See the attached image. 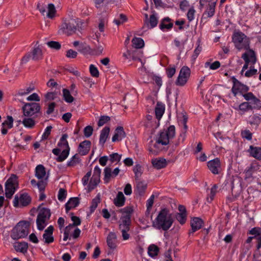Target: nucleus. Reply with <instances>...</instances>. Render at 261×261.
<instances>
[{
	"label": "nucleus",
	"instance_id": "37",
	"mask_svg": "<svg viewBox=\"0 0 261 261\" xmlns=\"http://www.w3.org/2000/svg\"><path fill=\"white\" fill-rule=\"evenodd\" d=\"M114 177H115L113 176L111 168L109 167H106L104 169L103 180L105 183H108L110 181L111 178Z\"/></svg>",
	"mask_w": 261,
	"mask_h": 261
},
{
	"label": "nucleus",
	"instance_id": "64",
	"mask_svg": "<svg viewBox=\"0 0 261 261\" xmlns=\"http://www.w3.org/2000/svg\"><path fill=\"white\" fill-rule=\"evenodd\" d=\"M77 53L71 49L68 50L66 51V56L68 58H75L77 57Z\"/></svg>",
	"mask_w": 261,
	"mask_h": 261
},
{
	"label": "nucleus",
	"instance_id": "31",
	"mask_svg": "<svg viewBox=\"0 0 261 261\" xmlns=\"http://www.w3.org/2000/svg\"><path fill=\"white\" fill-rule=\"evenodd\" d=\"M110 127L105 126L101 131L99 137V144L103 146L106 143L107 138L109 137L110 133Z\"/></svg>",
	"mask_w": 261,
	"mask_h": 261
},
{
	"label": "nucleus",
	"instance_id": "32",
	"mask_svg": "<svg viewBox=\"0 0 261 261\" xmlns=\"http://www.w3.org/2000/svg\"><path fill=\"white\" fill-rule=\"evenodd\" d=\"M248 151L251 156L257 160H261V147H254L251 145Z\"/></svg>",
	"mask_w": 261,
	"mask_h": 261
},
{
	"label": "nucleus",
	"instance_id": "11",
	"mask_svg": "<svg viewBox=\"0 0 261 261\" xmlns=\"http://www.w3.org/2000/svg\"><path fill=\"white\" fill-rule=\"evenodd\" d=\"M242 58L245 61V64L242 69V73L248 68L249 64L254 65L256 62L255 53L254 50L250 49L242 55Z\"/></svg>",
	"mask_w": 261,
	"mask_h": 261
},
{
	"label": "nucleus",
	"instance_id": "40",
	"mask_svg": "<svg viewBox=\"0 0 261 261\" xmlns=\"http://www.w3.org/2000/svg\"><path fill=\"white\" fill-rule=\"evenodd\" d=\"M133 46L136 49L141 48L144 45L143 40L141 38L135 37L132 39Z\"/></svg>",
	"mask_w": 261,
	"mask_h": 261
},
{
	"label": "nucleus",
	"instance_id": "3",
	"mask_svg": "<svg viewBox=\"0 0 261 261\" xmlns=\"http://www.w3.org/2000/svg\"><path fill=\"white\" fill-rule=\"evenodd\" d=\"M80 20L78 19H69L63 21L60 27V30L67 36L72 35L80 31Z\"/></svg>",
	"mask_w": 261,
	"mask_h": 261
},
{
	"label": "nucleus",
	"instance_id": "8",
	"mask_svg": "<svg viewBox=\"0 0 261 261\" xmlns=\"http://www.w3.org/2000/svg\"><path fill=\"white\" fill-rule=\"evenodd\" d=\"M50 215V211L48 208L43 207L40 210L36 219L38 230H42L44 229L47 224V222L49 219Z\"/></svg>",
	"mask_w": 261,
	"mask_h": 261
},
{
	"label": "nucleus",
	"instance_id": "5",
	"mask_svg": "<svg viewBox=\"0 0 261 261\" xmlns=\"http://www.w3.org/2000/svg\"><path fill=\"white\" fill-rule=\"evenodd\" d=\"M30 223L27 221L19 222L13 229L11 238L14 240L25 238L29 233Z\"/></svg>",
	"mask_w": 261,
	"mask_h": 261
},
{
	"label": "nucleus",
	"instance_id": "4",
	"mask_svg": "<svg viewBox=\"0 0 261 261\" xmlns=\"http://www.w3.org/2000/svg\"><path fill=\"white\" fill-rule=\"evenodd\" d=\"M175 134V128L174 125H170L167 129L161 132L159 138L154 144V147L157 148L159 144L166 145L169 143V140L173 139Z\"/></svg>",
	"mask_w": 261,
	"mask_h": 261
},
{
	"label": "nucleus",
	"instance_id": "41",
	"mask_svg": "<svg viewBox=\"0 0 261 261\" xmlns=\"http://www.w3.org/2000/svg\"><path fill=\"white\" fill-rule=\"evenodd\" d=\"M159 252V247L154 244L150 245L148 248V253L151 257L157 256Z\"/></svg>",
	"mask_w": 261,
	"mask_h": 261
},
{
	"label": "nucleus",
	"instance_id": "30",
	"mask_svg": "<svg viewBox=\"0 0 261 261\" xmlns=\"http://www.w3.org/2000/svg\"><path fill=\"white\" fill-rule=\"evenodd\" d=\"M165 112V105L160 102H158L155 108L156 118L159 122Z\"/></svg>",
	"mask_w": 261,
	"mask_h": 261
},
{
	"label": "nucleus",
	"instance_id": "12",
	"mask_svg": "<svg viewBox=\"0 0 261 261\" xmlns=\"http://www.w3.org/2000/svg\"><path fill=\"white\" fill-rule=\"evenodd\" d=\"M191 70L187 66H183L179 72L178 76L175 82L176 85L179 86H184L190 77Z\"/></svg>",
	"mask_w": 261,
	"mask_h": 261
},
{
	"label": "nucleus",
	"instance_id": "34",
	"mask_svg": "<svg viewBox=\"0 0 261 261\" xmlns=\"http://www.w3.org/2000/svg\"><path fill=\"white\" fill-rule=\"evenodd\" d=\"M125 201L124 197L122 192H118L116 197L114 199V204L118 207H121L124 205Z\"/></svg>",
	"mask_w": 261,
	"mask_h": 261
},
{
	"label": "nucleus",
	"instance_id": "63",
	"mask_svg": "<svg viewBox=\"0 0 261 261\" xmlns=\"http://www.w3.org/2000/svg\"><path fill=\"white\" fill-rule=\"evenodd\" d=\"M121 160V155L117 153H114L110 155V160L112 163L117 161L119 162Z\"/></svg>",
	"mask_w": 261,
	"mask_h": 261
},
{
	"label": "nucleus",
	"instance_id": "62",
	"mask_svg": "<svg viewBox=\"0 0 261 261\" xmlns=\"http://www.w3.org/2000/svg\"><path fill=\"white\" fill-rule=\"evenodd\" d=\"M110 118L107 116H102L99 119L98 122V126H101L103 125L106 123L110 121Z\"/></svg>",
	"mask_w": 261,
	"mask_h": 261
},
{
	"label": "nucleus",
	"instance_id": "54",
	"mask_svg": "<svg viewBox=\"0 0 261 261\" xmlns=\"http://www.w3.org/2000/svg\"><path fill=\"white\" fill-rule=\"evenodd\" d=\"M146 128H156L159 125V122H156L155 120L154 121H146L144 124Z\"/></svg>",
	"mask_w": 261,
	"mask_h": 261
},
{
	"label": "nucleus",
	"instance_id": "15",
	"mask_svg": "<svg viewBox=\"0 0 261 261\" xmlns=\"http://www.w3.org/2000/svg\"><path fill=\"white\" fill-rule=\"evenodd\" d=\"M233 86L231 89V91L234 96H236L239 93L243 94V93L247 92L249 90V88L247 86L242 84L234 76L232 77Z\"/></svg>",
	"mask_w": 261,
	"mask_h": 261
},
{
	"label": "nucleus",
	"instance_id": "48",
	"mask_svg": "<svg viewBox=\"0 0 261 261\" xmlns=\"http://www.w3.org/2000/svg\"><path fill=\"white\" fill-rule=\"evenodd\" d=\"M2 126L5 127L7 126V128H11L13 126V118L11 116H8L7 120H5L3 123Z\"/></svg>",
	"mask_w": 261,
	"mask_h": 261
},
{
	"label": "nucleus",
	"instance_id": "14",
	"mask_svg": "<svg viewBox=\"0 0 261 261\" xmlns=\"http://www.w3.org/2000/svg\"><path fill=\"white\" fill-rule=\"evenodd\" d=\"M31 201L30 196L27 193H23L20 195L19 197L15 195L13 200V205L16 207L21 206H25L29 204Z\"/></svg>",
	"mask_w": 261,
	"mask_h": 261
},
{
	"label": "nucleus",
	"instance_id": "18",
	"mask_svg": "<svg viewBox=\"0 0 261 261\" xmlns=\"http://www.w3.org/2000/svg\"><path fill=\"white\" fill-rule=\"evenodd\" d=\"M203 224L202 220L198 217H194L191 221V230L189 231V234L193 233L195 231L200 229Z\"/></svg>",
	"mask_w": 261,
	"mask_h": 261
},
{
	"label": "nucleus",
	"instance_id": "58",
	"mask_svg": "<svg viewBox=\"0 0 261 261\" xmlns=\"http://www.w3.org/2000/svg\"><path fill=\"white\" fill-rule=\"evenodd\" d=\"M71 220L73 221L72 224H70L68 226H71L70 228L72 229L74 226H77L81 224V221L80 219L76 216H72L71 217Z\"/></svg>",
	"mask_w": 261,
	"mask_h": 261
},
{
	"label": "nucleus",
	"instance_id": "6",
	"mask_svg": "<svg viewBox=\"0 0 261 261\" xmlns=\"http://www.w3.org/2000/svg\"><path fill=\"white\" fill-rule=\"evenodd\" d=\"M23 116L37 117L41 116V108L39 103H25L22 108Z\"/></svg>",
	"mask_w": 261,
	"mask_h": 261
},
{
	"label": "nucleus",
	"instance_id": "27",
	"mask_svg": "<svg viewBox=\"0 0 261 261\" xmlns=\"http://www.w3.org/2000/svg\"><path fill=\"white\" fill-rule=\"evenodd\" d=\"M95 6L97 9H103V11H106L107 6L109 3H114L118 2V0H93Z\"/></svg>",
	"mask_w": 261,
	"mask_h": 261
},
{
	"label": "nucleus",
	"instance_id": "26",
	"mask_svg": "<svg viewBox=\"0 0 261 261\" xmlns=\"http://www.w3.org/2000/svg\"><path fill=\"white\" fill-rule=\"evenodd\" d=\"M126 137V134L122 126L117 127L115 130V134L112 137V141L116 142L122 140Z\"/></svg>",
	"mask_w": 261,
	"mask_h": 261
},
{
	"label": "nucleus",
	"instance_id": "45",
	"mask_svg": "<svg viewBox=\"0 0 261 261\" xmlns=\"http://www.w3.org/2000/svg\"><path fill=\"white\" fill-rule=\"evenodd\" d=\"M80 160L77 154L74 155L67 163L68 167H73L80 163Z\"/></svg>",
	"mask_w": 261,
	"mask_h": 261
},
{
	"label": "nucleus",
	"instance_id": "23",
	"mask_svg": "<svg viewBox=\"0 0 261 261\" xmlns=\"http://www.w3.org/2000/svg\"><path fill=\"white\" fill-rule=\"evenodd\" d=\"M22 117V120H18V122L22 123L24 127L28 128H33L34 127L36 124V122L34 120L35 117L23 116V115Z\"/></svg>",
	"mask_w": 261,
	"mask_h": 261
},
{
	"label": "nucleus",
	"instance_id": "53",
	"mask_svg": "<svg viewBox=\"0 0 261 261\" xmlns=\"http://www.w3.org/2000/svg\"><path fill=\"white\" fill-rule=\"evenodd\" d=\"M91 48L88 45L81 44L79 46L78 51L83 54H87L90 51Z\"/></svg>",
	"mask_w": 261,
	"mask_h": 261
},
{
	"label": "nucleus",
	"instance_id": "46",
	"mask_svg": "<svg viewBox=\"0 0 261 261\" xmlns=\"http://www.w3.org/2000/svg\"><path fill=\"white\" fill-rule=\"evenodd\" d=\"M69 151L70 150L67 149H63L62 151H61L59 155L56 159V161L58 162L64 161L68 157Z\"/></svg>",
	"mask_w": 261,
	"mask_h": 261
},
{
	"label": "nucleus",
	"instance_id": "59",
	"mask_svg": "<svg viewBox=\"0 0 261 261\" xmlns=\"http://www.w3.org/2000/svg\"><path fill=\"white\" fill-rule=\"evenodd\" d=\"M176 218L181 224H184L186 221V214L184 213H177Z\"/></svg>",
	"mask_w": 261,
	"mask_h": 261
},
{
	"label": "nucleus",
	"instance_id": "44",
	"mask_svg": "<svg viewBox=\"0 0 261 261\" xmlns=\"http://www.w3.org/2000/svg\"><path fill=\"white\" fill-rule=\"evenodd\" d=\"M63 94L64 100L68 103H71L74 100V98L70 94L69 91L66 89L63 90Z\"/></svg>",
	"mask_w": 261,
	"mask_h": 261
},
{
	"label": "nucleus",
	"instance_id": "52",
	"mask_svg": "<svg viewBox=\"0 0 261 261\" xmlns=\"http://www.w3.org/2000/svg\"><path fill=\"white\" fill-rule=\"evenodd\" d=\"M261 118L256 115H253L249 121L251 125H254L256 127L260 123Z\"/></svg>",
	"mask_w": 261,
	"mask_h": 261
},
{
	"label": "nucleus",
	"instance_id": "17",
	"mask_svg": "<svg viewBox=\"0 0 261 261\" xmlns=\"http://www.w3.org/2000/svg\"><path fill=\"white\" fill-rule=\"evenodd\" d=\"M152 12V14L149 16V19H147L146 22H144L143 29H152L157 25L158 19L154 11H153Z\"/></svg>",
	"mask_w": 261,
	"mask_h": 261
},
{
	"label": "nucleus",
	"instance_id": "50",
	"mask_svg": "<svg viewBox=\"0 0 261 261\" xmlns=\"http://www.w3.org/2000/svg\"><path fill=\"white\" fill-rule=\"evenodd\" d=\"M220 63L219 61H216L213 62V63H211L209 62H206L205 63V67H209L212 70H216L220 67Z\"/></svg>",
	"mask_w": 261,
	"mask_h": 261
},
{
	"label": "nucleus",
	"instance_id": "28",
	"mask_svg": "<svg viewBox=\"0 0 261 261\" xmlns=\"http://www.w3.org/2000/svg\"><path fill=\"white\" fill-rule=\"evenodd\" d=\"M80 203L79 199L77 197H73L70 198L65 204L66 213H68L70 210L76 207Z\"/></svg>",
	"mask_w": 261,
	"mask_h": 261
},
{
	"label": "nucleus",
	"instance_id": "38",
	"mask_svg": "<svg viewBox=\"0 0 261 261\" xmlns=\"http://www.w3.org/2000/svg\"><path fill=\"white\" fill-rule=\"evenodd\" d=\"M135 180L140 179L143 172L142 167L140 164L136 165L133 168Z\"/></svg>",
	"mask_w": 261,
	"mask_h": 261
},
{
	"label": "nucleus",
	"instance_id": "2",
	"mask_svg": "<svg viewBox=\"0 0 261 261\" xmlns=\"http://www.w3.org/2000/svg\"><path fill=\"white\" fill-rule=\"evenodd\" d=\"M173 223V219L172 214L167 208L162 209L155 220L153 222L152 226L157 229H162L164 231L168 230Z\"/></svg>",
	"mask_w": 261,
	"mask_h": 261
},
{
	"label": "nucleus",
	"instance_id": "35",
	"mask_svg": "<svg viewBox=\"0 0 261 261\" xmlns=\"http://www.w3.org/2000/svg\"><path fill=\"white\" fill-rule=\"evenodd\" d=\"M35 176L39 179H43L46 176L45 169L42 165L37 166L35 169Z\"/></svg>",
	"mask_w": 261,
	"mask_h": 261
},
{
	"label": "nucleus",
	"instance_id": "16",
	"mask_svg": "<svg viewBox=\"0 0 261 261\" xmlns=\"http://www.w3.org/2000/svg\"><path fill=\"white\" fill-rule=\"evenodd\" d=\"M209 170L214 174H218L221 171V162L218 158L208 161L207 163Z\"/></svg>",
	"mask_w": 261,
	"mask_h": 261
},
{
	"label": "nucleus",
	"instance_id": "49",
	"mask_svg": "<svg viewBox=\"0 0 261 261\" xmlns=\"http://www.w3.org/2000/svg\"><path fill=\"white\" fill-rule=\"evenodd\" d=\"M234 109L236 110H239L243 112L251 110L249 102H242L239 106L238 108H234Z\"/></svg>",
	"mask_w": 261,
	"mask_h": 261
},
{
	"label": "nucleus",
	"instance_id": "57",
	"mask_svg": "<svg viewBox=\"0 0 261 261\" xmlns=\"http://www.w3.org/2000/svg\"><path fill=\"white\" fill-rule=\"evenodd\" d=\"M67 196V191L64 189L61 188L59 189L58 198L59 200L62 201H63L66 197Z\"/></svg>",
	"mask_w": 261,
	"mask_h": 261
},
{
	"label": "nucleus",
	"instance_id": "42",
	"mask_svg": "<svg viewBox=\"0 0 261 261\" xmlns=\"http://www.w3.org/2000/svg\"><path fill=\"white\" fill-rule=\"evenodd\" d=\"M48 12L47 13V17L49 18L53 19L56 14V10L55 6L53 4H49L47 7Z\"/></svg>",
	"mask_w": 261,
	"mask_h": 261
},
{
	"label": "nucleus",
	"instance_id": "9",
	"mask_svg": "<svg viewBox=\"0 0 261 261\" xmlns=\"http://www.w3.org/2000/svg\"><path fill=\"white\" fill-rule=\"evenodd\" d=\"M16 175L12 174L5 184V195L7 198H11L15 192L16 186L18 185Z\"/></svg>",
	"mask_w": 261,
	"mask_h": 261
},
{
	"label": "nucleus",
	"instance_id": "19",
	"mask_svg": "<svg viewBox=\"0 0 261 261\" xmlns=\"http://www.w3.org/2000/svg\"><path fill=\"white\" fill-rule=\"evenodd\" d=\"M117 236L115 232H110L107 238V243L109 248L114 250L117 247Z\"/></svg>",
	"mask_w": 261,
	"mask_h": 261
},
{
	"label": "nucleus",
	"instance_id": "10",
	"mask_svg": "<svg viewBox=\"0 0 261 261\" xmlns=\"http://www.w3.org/2000/svg\"><path fill=\"white\" fill-rule=\"evenodd\" d=\"M43 54L42 49L39 46H34L31 52L26 54L21 59L22 63H25L29 61L30 59L34 61H38L42 59Z\"/></svg>",
	"mask_w": 261,
	"mask_h": 261
},
{
	"label": "nucleus",
	"instance_id": "7",
	"mask_svg": "<svg viewBox=\"0 0 261 261\" xmlns=\"http://www.w3.org/2000/svg\"><path fill=\"white\" fill-rule=\"evenodd\" d=\"M232 40L236 47L239 50L242 49L249 50V39L244 33L240 32L234 33L233 35Z\"/></svg>",
	"mask_w": 261,
	"mask_h": 261
},
{
	"label": "nucleus",
	"instance_id": "29",
	"mask_svg": "<svg viewBox=\"0 0 261 261\" xmlns=\"http://www.w3.org/2000/svg\"><path fill=\"white\" fill-rule=\"evenodd\" d=\"M250 234L254 235V238L257 240V248L261 247V232L259 228L254 227L250 230Z\"/></svg>",
	"mask_w": 261,
	"mask_h": 261
},
{
	"label": "nucleus",
	"instance_id": "24",
	"mask_svg": "<svg viewBox=\"0 0 261 261\" xmlns=\"http://www.w3.org/2000/svg\"><path fill=\"white\" fill-rule=\"evenodd\" d=\"M151 163L154 168L156 169H161L166 167L167 165L166 159L162 158H159L152 159Z\"/></svg>",
	"mask_w": 261,
	"mask_h": 261
},
{
	"label": "nucleus",
	"instance_id": "1",
	"mask_svg": "<svg viewBox=\"0 0 261 261\" xmlns=\"http://www.w3.org/2000/svg\"><path fill=\"white\" fill-rule=\"evenodd\" d=\"M122 213L119 221V228L122 233V236L123 240H127L130 237L128 232L130 230L131 224V216L133 212V209L130 206H126L120 210Z\"/></svg>",
	"mask_w": 261,
	"mask_h": 261
},
{
	"label": "nucleus",
	"instance_id": "60",
	"mask_svg": "<svg viewBox=\"0 0 261 261\" xmlns=\"http://www.w3.org/2000/svg\"><path fill=\"white\" fill-rule=\"evenodd\" d=\"M93 131V129L91 126H90V125L87 126L86 127H85L84 128V136L86 138L90 137L92 135Z\"/></svg>",
	"mask_w": 261,
	"mask_h": 261
},
{
	"label": "nucleus",
	"instance_id": "20",
	"mask_svg": "<svg viewBox=\"0 0 261 261\" xmlns=\"http://www.w3.org/2000/svg\"><path fill=\"white\" fill-rule=\"evenodd\" d=\"M54 228L52 225L49 226L45 230L43 234V238L44 240V243L50 244L54 241V238L53 236Z\"/></svg>",
	"mask_w": 261,
	"mask_h": 261
},
{
	"label": "nucleus",
	"instance_id": "47",
	"mask_svg": "<svg viewBox=\"0 0 261 261\" xmlns=\"http://www.w3.org/2000/svg\"><path fill=\"white\" fill-rule=\"evenodd\" d=\"M218 187L216 185H214L213 187L211 189L210 193L207 197V201L208 202H211L214 199V198L217 193V189Z\"/></svg>",
	"mask_w": 261,
	"mask_h": 261
},
{
	"label": "nucleus",
	"instance_id": "13",
	"mask_svg": "<svg viewBox=\"0 0 261 261\" xmlns=\"http://www.w3.org/2000/svg\"><path fill=\"white\" fill-rule=\"evenodd\" d=\"M101 170L98 166H96L94 169V172L90 182L88 186L89 192H90L98 185L100 179Z\"/></svg>",
	"mask_w": 261,
	"mask_h": 261
},
{
	"label": "nucleus",
	"instance_id": "56",
	"mask_svg": "<svg viewBox=\"0 0 261 261\" xmlns=\"http://www.w3.org/2000/svg\"><path fill=\"white\" fill-rule=\"evenodd\" d=\"M89 70L91 75L95 77H98L99 73L97 68L93 64L90 65Z\"/></svg>",
	"mask_w": 261,
	"mask_h": 261
},
{
	"label": "nucleus",
	"instance_id": "43",
	"mask_svg": "<svg viewBox=\"0 0 261 261\" xmlns=\"http://www.w3.org/2000/svg\"><path fill=\"white\" fill-rule=\"evenodd\" d=\"M249 105L250 106V109H259L261 108V101L256 98L253 99L251 101H249Z\"/></svg>",
	"mask_w": 261,
	"mask_h": 261
},
{
	"label": "nucleus",
	"instance_id": "55",
	"mask_svg": "<svg viewBox=\"0 0 261 261\" xmlns=\"http://www.w3.org/2000/svg\"><path fill=\"white\" fill-rule=\"evenodd\" d=\"M100 202V198L98 196H97L94 198L91 202V205L90 206L91 212H93L96 208L97 207L98 204Z\"/></svg>",
	"mask_w": 261,
	"mask_h": 261
},
{
	"label": "nucleus",
	"instance_id": "39",
	"mask_svg": "<svg viewBox=\"0 0 261 261\" xmlns=\"http://www.w3.org/2000/svg\"><path fill=\"white\" fill-rule=\"evenodd\" d=\"M15 249L17 251L24 253L27 251L28 245L25 242L16 243L14 245Z\"/></svg>",
	"mask_w": 261,
	"mask_h": 261
},
{
	"label": "nucleus",
	"instance_id": "36",
	"mask_svg": "<svg viewBox=\"0 0 261 261\" xmlns=\"http://www.w3.org/2000/svg\"><path fill=\"white\" fill-rule=\"evenodd\" d=\"M67 138L68 135L66 134H63L60 139V142L58 143V145L63 150L67 149L70 150V147L67 140Z\"/></svg>",
	"mask_w": 261,
	"mask_h": 261
},
{
	"label": "nucleus",
	"instance_id": "61",
	"mask_svg": "<svg viewBox=\"0 0 261 261\" xmlns=\"http://www.w3.org/2000/svg\"><path fill=\"white\" fill-rule=\"evenodd\" d=\"M195 10L193 7L191 8L188 11L187 16L189 21H191L194 19Z\"/></svg>",
	"mask_w": 261,
	"mask_h": 261
},
{
	"label": "nucleus",
	"instance_id": "22",
	"mask_svg": "<svg viewBox=\"0 0 261 261\" xmlns=\"http://www.w3.org/2000/svg\"><path fill=\"white\" fill-rule=\"evenodd\" d=\"M91 142L89 140H85L81 142L78 148L79 153L82 155L87 154L90 149Z\"/></svg>",
	"mask_w": 261,
	"mask_h": 261
},
{
	"label": "nucleus",
	"instance_id": "21",
	"mask_svg": "<svg viewBox=\"0 0 261 261\" xmlns=\"http://www.w3.org/2000/svg\"><path fill=\"white\" fill-rule=\"evenodd\" d=\"M215 7L216 5L214 4H208V7L202 15L201 21H206L207 18L213 17L215 14Z\"/></svg>",
	"mask_w": 261,
	"mask_h": 261
},
{
	"label": "nucleus",
	"instance_id": "33",
	"mask_svg": "<svg viewBox=\"0 0 261 261\" xmlns=\"http://www.w3.org/2000/svg\"><path fill=\"white\" fill-rule=\"evenodd\" d=\"M171 19L169 17H165L163 18L159 25L160 29L164 31L165 29L170 30L173 25V23L171 22Z\"/></svg>",
	"mask_w": 261,
	"mask_h": 261
},
{
	"label": "nucleus",
	"instance_id": "51",
	"mask_svg": "<svg viewBox=\"0 0 261 261\" xmlns=\"http://www.w3.org/2000/svg\"><path fill=\"white\" fill-rule=\"evenodd\" d=\"M46 44L50 48L56 49V50H59L61 47V45L60 43L57 41H48L46 43Z\"/></svg>",
	"mask_w": 261,
	"mask_h": 261
},
{
	"label": "nucleus",
	"instance_id": "25",
	"mask_svg": "<svg viewBox=\"0 0 261 261\" xmlns=\"http://www.w3.org/2000/svg\"><path fill=\"white\" fill-rule=\"evenodd\" d=\"M136 190L137 194L140 196H142L144 194L147 188V184L145 181L140 179L135 180Z\"/></svg>",
	"mask_w": 261,
	"mask_h": 261
}]
</instances>
